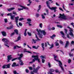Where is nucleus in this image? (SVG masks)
I'll list each match as a JSON object with an SVG mask.
<instances>
[{
  "label": "nucleus",
  "instance_id": "nucleus-5",
  "mask_svg": "<svg viewBox=\"0 0 74 74\" xmlns=\"http://www.w3.org/2000/svg\"><path fill=\"white\" fill-rule=\"evenodd\" d=\"M69 44H70V42H69V41H67L66 42V44L64 48H68V47H69Z\"/></svg>",
  "mask_w": 74,
  "mask_h": 74
},
{
  "label": "nucleus",
  "instance_id": "nucleus-38",
  "mask_svg": "<svg viewBox=\"0 0 74 74\" xmlns=\"http://www.w3.org/2000/svg\"><path fill=\"white\" fill-rule=\"evenodd\" d=\"M42 23H40L39 25L40 27V28H42Z\"/></svg>",
  "mask_w": 74,
  "mask_h": 74
},
{
  "label": "nucleus",
  "instance_id": "nucleus-54",
  "mask_svg": "<svg viewBox=\"0 0 74 74\" xmlns=\"http://www.w3.org/2000/svg\"><path fill=\"white\" fill-rule=\"evenodd\" d=\"M4 21H5V23H7V18L5 19Z\"/></svg>",
  "mask_w": 74,
  "mask_h": 74
},
{
  "label": "nucleus",
  "instance_id": "nucleus-19",
  "mask_svg": "<svg viewBox=\"0 0 74 74\" xmlns=\"http://www.w3.org/2000/svg\"><path fill=\"white\" fill-rule=\"evenodd\" d=\"M66 16H62V17H61L60 18L63 19H65V20L66 19H67V18H66Z\"/></svg>",
  "mask_w": 74,
  "mask_h": 74
},
{
  "label": "nucleus",
  "instance_id": "nucleus-25",
  "mask_svg": "<svg viewBox=\"0 0 74 74\" xmlns=\"http://www.w3.org/2000/svg\"><path fill=\"white\" fill-rule=\"evenodd\" d=\"M50 73H53V72L55 71V70H54V69H50Z\"/></svg>",
  "mask_w": 74,
  "mask_h": 74
},
{
  "label": "nucleus",
  "instance_id": "nucleus-28",
  "mask_svg": "<svg viewBox=\"0 0 74 74\" xmlns=\"http://www.w3.org/2000/svg\"><path fill=\"white\" fill-rule=\"evenodd\" d=\"M47 45H49V42H47L45 43V47H47Z\"/></svg>",
  "mask_w": 74,
  "mask_h": 74
},
{
  "label": "nucleus",
  "instance_id": "nucleus-20",
  "mask_svg": "<svg viewBox=\"0 0 74 74\" xmlns=\"http://www.w3.org/2000/svg\"><path fill=\"white\" fill-rule=\"evenodd\" d=\"M42 45V47L43 48V51H44V49H45V48H44V43H41Z\"/></svg>",
  "mask_w": 74,
  "mask_h": 74
},
{
  "label": "nucleus",
  "instance_id": "nucleus-1",
  "mask_svg": "<svg viewBox=\"0 0 74 74\" xmlns=\"http://www.w3.org/2000/svg\"><path fill=\"white\" fill-rule=\"evenodd\" d=\"M46 3L47 4V7L49 8V9L51 10H54V12H56V10L57 8L56 7H52L51 8V7H50V6H49V2L48 1H46Z\"/></svg>",
  "mask_w": 74,
  "mask_h": 74
},
{
  "label": "nucleus",
  "instance_id": "nucleus-22",
  "mask_svg": "<svg viewBox=\"0 0 74 74\" xmlns=\"http://www.w3.org/2000/svg\"><path fill=\"white\" fill-rule=\"evenodd\" d=\"M11 64H8L6 65V66L7 67L6 68V69H7V68H8L9 69V68H10V65Z\"/></svg>",
  "mask_w": 74,
  "mask_h": 74
},
{
  "label": "nucleus",
  "instance_id": "nucleus-13",
  "mask_svg": "<svg viewBox=\"0 0 74 74\" xmlns=\"http://www.w3.org/2000/svg\"><path fill=\"white\" fill-rule=\"evenodd\" d=\"M38 35L39 36V38H42V37H43V35L42 34H40V33L38 32Z\"/></svg>",
  "mask_w": 74,
  "mask_h": 74
},
{
  "label": "nucleus",
  "instance_id": "nucleus-53",
  "mask_svg": "<svg viewBox=\"0 0 74 74\" xmlns=\"http://www.w3.org/2000/svg\"><path fill=\"white\" fill-rule=\"evenodd\" d=\"M40 59L38 58L36 60V61H37V60H38V62H39V63H40Z\"/></svg>",
  "mask_w": 74,
  "mask_h": 74
},
{
  "label": "nucleus",
  "instance_id": "nucleus-56",
  "mask_svg": "<svg viewBox=\"0 0 74 74\" xmlns=\"http://www.w3.org/2000/svg\"><path fill=\"white\" fill-rule=\"evenodd\" d=\"M19 25L20 26H22V24L20 22L19 23Z\"/></svg>",
  "mask_w": 74,
  "mask_h": 74
},
{
  "label": "nucleus",
  "instance_id": "nucleus-60",
  "mask_svg": "<svg viewBox=\"0 0 74 74\" xmlns=\"http://www.w3.org/2000/svg\"><path fill=\"white\" fill-rule=\"evenodd\" d=\"M38 32H40L41 33H42V30H41L40 29H38Z\"/></svg>",
  "mask_w": 74,
  "mask_h": 74
},
{
  "label": "nucleus",
  "instance_id": "nucleus-37",
  "mask_svg": "<svg viewBox=\"0 0 74 74\" xmlns=\"http://www.w3.org/2000/svg\"><path fill=\"white\" fill-rule=\"evenodd\" d=\"M55 44H56V46H59V43H58V42H55Z\"/></svg>",
  "mask_w": 74,
  "mask_h": 74
},
{
  "label": "nucleus",
  "instance_id": "nucleus-36",
  "mask_svg": "<svg viewBox=\"0 0 74 74\" xmlns=\"http://www.w3.org/2000/svg\"><path fill=\"white\" fill-rule=\"evenodd\" d=\"M7 40V38H3L2 39V41L3 42H5V40Z\"/></svg>",
  "mask_w": 74,
  "mask_h": 74
},
{
  "label": "nucleus",
  "instance_id": "nucleus-49",
  "mask_svg": "<svg viewBox=\"0 0 74 74\" xmlns=\"http://www.w3.org/2000/svg\"><path fill=\"white\" fill-rule=\"evenodd\" d=\"M32 40L33 41L34 44H36V40L34 39H33Z\"/></svg>",
  "mask_w": 74,
  "mask_h": 74
},
{
  "label": "nucleus",
  "instance_id": "nucleus-6",
  "mask_svg": "<svg viewBox=\"0 0 74 74\" xmlns=\"http://www.w3.org/2000/svg\"><path fill=\"white\" fill-rule=\"evenodd\" d=\"M32 58H34V59L36 60L38 59V56L36 55V56H32Z\"/></svg>",
  "mask_w": 74,
  "mask_h": 74
},
{
  "label": "nucleus",
  "instance_id": "nucleus-21",
  "mask_svg": "<svg viewBox=\"0 0 74 74\" xmlns=\"http://www.w3.org/2000/svg\"><path fill=\"white\" fill-rule=\"evenodd\" d=\"M38 47H39V46H37V47H36L35 46H32L33 48H34V49H37L38 48Z\"/></svg>",
  "mask_w": 74,
  "mask_h": 74
},
{
  "label": "nucleus",
  "instance_id": "nucleus-9",
  "mask_svg": "<svg viewBox=\"0 0 74 74\" xmlns=\"http://www.w3.org/2000/svg\"><path fill=\"white\" fill-rule=\"evenodd\" d=\"M23 53H21L20 54L19 57H18V60H22V58L23 57Z\"/></svg>",
  "mask_w": 74,
  "mask_h": 74
},
{
  "label": "nucleus",
  "instance_id": "nucleus-46",
  "mask_svg": "<svg viewBox=\"0 0 74 74\" xmlns=\"http://www.w3.org/2000/svg\"><path fill=\"white\" fill-rule=\"evenodd\" d=\"M7 15L8 16H9V15H10L11 16L12 15V14H11V13H8L7 14Z\"/></svg>",
  "mask_w": 74,
  "mask_h": 74
},
{
  "label": "nucleus",
  "instance_id": "nucleus-61",
  "mask_svg": "<svg viewBox=\"0 0 74 74\" xmlns=\"http://www.w3.org/2000/svg\"><path fill=\"white\" fill-rule=\"evenodd\" d=\"M55 29V27H52V28H51V30H54Z\"/></svg>",
  "mask_w": 74,
  "mask_h": 74
},
{
  "label": "nucleus",
  "instance_id": "nucleus-50",
  "mask_svg": "<svg viewBox=\"0 0 74 74\" xmlns=\"http://www.w3.org/2000/svg\"><path fill=\"white\" fill-rule=\"evenodd\" d=\"M69 55L70 57H72V56H73V54H71V53H69Z\"/></svg>",
  "mask_w": 74,
  "mask_h": 74
},
{
  "label": "nucleus",
  "instance_id": "nucleus-39",
  "mask_svg": "<svg viewBox=\"0 0 74 74\" xmlns=\"http://www.w3.org/2000/svg\"><path fill=\"white\" fill-rule=\"evenodd\" d=\"M68 63L69 64L71 62V59H69L68 61Z\"/></svg>",
  "mask_w": 74,
  "mask_h": 74
},
{
  "label": "nucleus",
  "instance_id": "nucleus-32",
  "mask_svg": "<svg viewBox=\"0 0 74 74\" xmlns=\"http://www.w3.org/2000/svg\"><path fill=\"white\" fill-rule=\"evenodd\" d=\"M57 26L58 27H59L60 28H62L63 27V26L60 25H57Z\"/></svg>",
  "mask_w": 74,
  "mask_h": 74
},
{
  "label": "nucleus",
  "instance_id": "nucleus-59",
  "mask_svg": "<svg viewBox=\"0 0 74 74\" xmlns=\"http://www.w3.org/2000/svg\"><path fill=\"white\" fill-rule=\"evenodd\" d=\"M29 69L30 70H33V68L32 67H29Z\"/></svg>",
  "mask_w": 74,
  "mask_h": 74
},
{
  "label": "nucleus",
  "instance_id": "nucleus-18",
  "mask_svg": "<svg viewBox=\"0 0 74 74\" xmlns=\"http://www.w3.org/2000/svg\"><path fill=\"white\" fill-rule=\"evenodd\" d=\"M64 16H65V15H64V13H63L62 14H60V16L58 17V18H60V17H62Z\"/></svg>",
  "mask_w": 74,
  "mask_h": 74
},
{
  "label": "nucleus",
  "instance_id": "nucleus-52",
  "mask_svg": "<svg viewBox=\"0 0 74 74\" xmlns=\"http://www.w3.org/2000/svg\"><path fill=\"white\" fill-rule=\"evenodd\" d=\"M28 2L30 4H32V1H31V0H28Z\"/></svg>",
  "mask_w": 74,
  "mask_h": 74
},
{
  "label": "nucleus",
  "instance_id": "nucleus-11",
  "mask_svg": "<svg viewBox=\"0 0 74 74\" xmlns=\"http://www.w3.org/2000/svg\"><path fill=\"white\" fill-rule=\"evenodd\" d=\"M38 69L36 68L35 69V68H34V70L33 71V72L35 73H37L38 72Z\"/></svg>",
  "mask_w": 74,
  "mask_h": 74
},
{
  "label": "nucleus",
  "instance_id": "nucleus-12",
  "mask_svg": "<svg viewBox=\"0 0 74 74\" xmlns=\"http://www.w3.org/2000/svg\"><path fill=\"white\" fill-rule=\"evenodd\" d=\"M6 29L7 30H10V29H13V26L10 25L9 27H7Z\"/></svg>",
  "mask_w": 74,
  "mask_h": 74
},
{
  "label": "nucleus",
  "instance_id": "nucleus-63",
  "mask_svg": "<svg viewBox=\"0 0 74 74\" xmlns=\"http://www.w3.org/2000/svg\"><path fill=\"white\" fill-rule=\"evenodd\" d=\"M17 72H16V71H13V73L14 74H16Z\"/></svg>",
  "mask_w": 74,
  "mask_h": 74
},
{
  "label": "nucleus",
  "instance_id": "nucleus-48",
  "mask_svg": "<svg viewBox=\"0 0 74 74\" xmlns=\"http://www.w3.org/2000/svg\"><path fill=\"white\" fill-rule=\"evenodd\" d=\"M53 56H54V60L56 59V58H57V56H55V55H53Z\"/></svg>",
  "mask_w": 74,
  "mask_h": 74
},
{
  "label": "nucleus",
  "instance_id": "nucleus-47",
  "mask_svg": "<svg viewBox=\"0 0 74 74\" xmlns=\"http://www.w3.org/2000/svg\"><path fill=\"white\" fill-rule=\"evenodd\" d=\"M60 43L61 44H63V42L61 40H60Z\"/></svg>",
  "mask_w": 74,
  "mask_h": 74
},
{
  "label": "nucleus",
  "instance_id": "nucleus-23",
  "mask_svg": "<svg viewBox=\"0 0 74 74\" xmlns=\"http://www.w3.org/2000/svg\"><path fill=\"white\" fill-rule=\"evenodd\" d=\"M11 16V19L12 20H14V17L15 16L14 15H13L12 16V15L10 16Z\"/></svg>",
  "mask_w": 74,
  "mask_h": 74
},
{
  "label": "nucleus",
  "instance_id": "nucleus-41",
  "mask_svg": "<svg viewBox=\"0 0 74 74\" xmlns=\"http://www.w3.org/2000/svg\"><path fill=\"white\" fill-rule=\"evenodd\" d=\"M15 34V33L13 32V33H12L10 35V37H12V36H14Z\"/></svg>",
  "mask_w": 74,
  "mask_h": 74
},
{
  "label": "nucleus",
  "instance_id": "nucleus-3",
  "mask_svg": "<svg viewBox=\"0 0 74 74\" xmlns=\"http://www.w3.org/2000/svg\"><path fill=\"white\" fill-rule=\"evenodd\" d=\"M19 17L18 16H17L16 17H15V22L17 26V27H19V25H18V20H19Z\"/></svg>",
  "mask_w": 74,
  "mask_h": 74
},
{
  "label": "nucleus",
  "instance_id": "nucleus-27",
  "mask_svg": "<svg viewBox=\"0 0 74 74\" xmlns=\"http://www.w3.org/2000/svg\"><path fill=\"white\" fill-rule=\"evenodd\" d=\"M14 32H15L16 35L18 34V31L17 29H15L14 30Z\"/></svg>",
  "mask_w": 74,
  "mask_h": 74
},
{
  "label": "nucleus",
  "instance_id": "nucleus-15",
  "mask_svg": "<svg viewBox=\"0 0 74 74\" xmlns=\"http://www.w3.org/2000/svg\"><path fill=\"white\" fill-rule=\"evenodd\" d=\"M19 62H21V63L20 64V65L21 66H23L24 64V63H23V61H22V60H19Z\"/></svg>",
  "mask_w": 74,
  "mask_h": 74
},
{
  "label": "nucleus",
  "instance_id": "nucleus-62",
  "mask_svg": "<svg viewBox=\"0 0 74 74\" xmlns=\"http://www.w3.org/2000/svg\"><path fill=\"white\" fill-rule=\"evenodd\" d=\"M60 67H61L62 71H64V69L63 68V67H62V66H60Z\"/></svg>",
  "mask_w": 74,
  "mask_h": 74
},
{
  "label": "nucleus",
  "instance_id": "nucleus-7",
  "mask_svg": "<svg viewBox=\"0 0 74 74\" xmlns=\"http://www.w3.org/2000/svg\"><path fill=\"white\" fill-rule=\"evenodd\" d=\"M17 66H19V64H16V63L15 62H13V64L12 65V67H16Z\"/></svg>",
  "mask_w": 74,
  "mask_h": 74
},
{
  "label": "nucleus",
  "instance_id": "nucleus-2",
  "mask_svg": "<svg viewBox=\"0 0 74 74\" xmlns=\"http://www.w3.org/2000/svg\"><path fill=\"white\" fill-rule=\"evenodd\" d=\"M4 45L6 47H8V48H9L10 47V46L9 45H10V42L8 39H7V40H6L4 42Z\"/></svg>",
  "mask_w": 74,
  "mask_h": 74
},
{
  "label": "nucleus",
  "instance_id": "nucleus-8",
  "mask_svg": "<svg viewBox=\"0 0 74 74\" xmlns=\"http://www.w3.org/2000/svg\"><path fill=\"white\" fill-rule=\"evenodd\" d=\"M11 56L12 55H8L7 56L8 58V61L7 62H10V60H11V59H12V57H11Z\"/></svg>",
  "mask_w": 74,
  "mask_h": 74
},
{
  "label": "nucleus",
  "instance_id": "nucleus-40",
  "mask_svg": "<svg viewBox=\"0 0 74 74\" xmlns=\"http://www.w3.org/2000/svg\"><path fill=\"white\" fill-rule=\"evenodd\" d=\"M22 20H24V18H21L19 19V21H22Z\"/></svg>",
  "mask_w": 74,
  "mask_h": 74
},
{
  "label": "nucleus",
  "instance_id": "nucleus-33",
  "mask_svg": "<svg viewBox=\"0 0 74 74\" xmlns=\"http://www.w3.org/2000/svg\"><path fill=\"white\" fill-rule=\"evenodd\" d=\"M17 59L18 60V58H13L12 60V62H13V61H14L15 60H17Z\"/></svg>",
  "mask_w": 74,
  "mask_h": 74
},
{
  "label": "nucleus",
  "instance_id": "nucleus-29",
  "mask_svg": "<svg viewBox=\"0 0 74 74\" xmlns=\"http://www.w3.org/2000/svg\"><path fill=\"white\" fill-rule=\"evenodd\" d=\"M38 8H39V9L37 10V11L38 12H39V11H40V9H41V5H39V7H38Z\"/></svg>",
  "mask_w": 74,
  "mask_h": 74
},
{
  "label": "nucleus",
  "instance_id": "nucleus-35",
  "mask_svg": "<svg viewBox=\"0 0 74 74\" xmlns=\"http://www.w3.org/2000/svg\"><path fill=\"white\" fill-rule=\"evenodd\" d=\"M40 58H41L42 59H45V57L44 56H40Z\"/></svg>",
  "mask_w": 74,
  "mask_h": 74
},
{
  "label": "nucleus",
  "instance_id": "nucleus-43",
  "mask_svg": "<svg viewBox=\"0 0 74 74\" xmlns=\"http://www.w3.org/2000/svg\"><path fill=\"white\" fill-rule=\"evenodd\" d=\"M25 71H26V73H28L29 72V71L27 69H26L25 70Z\"/></svg>",
  "mask_w": 74,
  "mask_h": 74
},
{
  "label": "nucleus",
  "instance_id": "nucleus-17",
  "mask_svg": "<svg viewBox=\"0 0 74 74\" xmlns=\"http://www.w3.org/2000/svg\"><path fill=\"white\" fill-rule=\"evenodd\" d=\"M41 33H43L44 36L46 35V34H47V32H45V31L44 30H42Z\"/></svg>",
  "mask_w": 74,
  "mask_h": 74
},
{
  "label": "nucleus",
  "instance_id": "nucleus-34",
  "mask_svg": "<svg viewBox=\"0 0 74 74\" xmlns=\"http://www.w3.org/2000/svg\"><path fill=\"white\" fill-rule=\"evenodd\" d=\"M48 66H49V67L50 68V67H51V63L50 62H49L48 63Z\"/></svg>",
  "mask_w": 74,
  "mask_h": 74
},
{
  "label": "nucleus",
  "instance_id": "nucleus-55",
  "mask_svg": "<svg viewBox=\"0 0 74 74\" xmlns=\"http://www.w3.org/2000/svg\"><path fill=\"white\" fill-rule=\"evenodd\" d=\"M6 65H5L3 66H2L3 69H5L6 67Z\"/></svg>",
  "mask_w": 74,
  "mask_h": 74
},
{
  "label": "nucleus",
  "instance_id": "nucleus-44",
  "mask_svg": "<svg viewBox=\"0 0 74 74\" xmlns=\"http://www.w3.org/2000/svg\"><path fill=\"white\" fill-rule=\"evenodd\" d=\"M36 16L37 18H38L40 16V14L38 13L36 14Z\"/></svg>",
  "mask_w": 74,
  "mask_h": 74
},
{
  "label": "nucleus",
  "instance_id": "nucleus-42",
  "mask_svg": "<svg viewBox=\"0 0 74 74\" xmlns=\"http://www.w3.org/2000/svg\"><path fill=\"white\" fill-rule=\"evenodd\" d=\"M42 19H45V17L44 16V14L42 15Z\"/></svg>",
  "mask_w": 74,
  "mask_h": 74
},
{
  "label": "nucleus",
  "instance_id": "nucleus-51",
  "mask_svg": "<svg viewBox=\"0 0 74 74\" xmlns=\"http://www.w3.org/2000/svg\"><path fill=\"white\" fill-rule=\"evenodd\" d=\"M64 30H65V33L66 34H67V30L66 29H64Z\"/></svg>",
  "mask_w": 74,
  "mask_h": 74
},
{
  "label": "nucleus",
  "instance_id": "nucleus-30",
  "mask_svg": "<svg viewBox=\"0 0 74 74\" xmlns=\"http://www.w3.org/2000/svg\"><path fill=\"white\" fill-rule=\"evenodd\" d=\"M58 64L59 65V66H60V67H61L62 65V62H60V61L59 62V63Z\"/></svg>",
  "mask_w": 74,
  "mask_h": 74
},
{
  "label": "nucleus",
  "instance_id": "nucleus-45",
  "mask_svg": "<svg viewBox=\"0 0 74 74\" xmlns=\"http://www.w3.org/2000/svg\"><path fill=\"white\" fill-rule=\"evenodd\" d=\"M27 21L28 22H31V21H32V20L28 18L27 19Z\"/></svg>",
  "mask_w": 74,
  "mask_h": 74
},
{
  "label": "nucleus",
  "instance_id": "nucleus-64",
  "mask_svg": "<svg viewBox=\"0 0 74 74\" xmlns=\"http://www.w3.org/2000/svg\"><path fill=\"white\" fill-rule=\"evenodd\" d=\"M13 14H14L15 15H17V13H16V12H14L13 13Z\"/></svg>",
  "mask_w": 74,
  "mask_h": 74
},
{
  "label": "nucleus",
  "instance_id": "nucleus-26",
  "mask_svg": "<svg viewBox=\"0 0 74 74\" xmlns=\"http://www.w3.org/2000/svg\"><path fill=\"white\" fill-rule=\"evenodd\" d=\"M51 47L49 48V49H52V48H53L54 46L53 44H52L50 46Z\"/></svg>",
  "mask_w": 74,
  "mask_h": 74
},
{
  "label": "nucleus",
  "instance_id": "nucleus-57",
  "mask_svg": "<svg viewBox=\"0 0 74 74\" xmlns=\"http://www.w3.org/2000/svg\"><path fill=\"white\" fill-rule=\"evenodd\" d=\"M42 62L43 63H44L45 62V60H44V59H42Z\"/></svg>",
  "mask_w": 74,
  "mask_h": 74
},
{
  "label": "nucleus",
  "instance_id": "nucleus-14",
  "mask_svg": "<svg viewBox=\"0 0 74 74\" xmlns=\"http://www.w3.org/2000/svg\"><path fill=\"white\" fill-rule=\"evenodd\" d=\"M21 36H18L17 38V40H15V42H17V41H18L19 40H21Z\"/></svg>",
  "mask_w": 74,
  "mask_h": 74
},
{
  "label": "nucleus",
  "instance_id": "nucleus-58",
  "mask_svg": "<svg viewBox=\"0 0 74 74\" xmlns=\"http://www.w3.org/2000/svg\"><path fill=\"white\" fill-rule=\"evenodd\" d=\"M28 34L29 36H32V34H31V33H29V32H28Z\"/></svg>",
  "mask_w": 74,
  "mask_h": 74
},
{
  "label": "nucleus",
  "instance_id": "nucleus-16",
  "mask_svg": "<svg viewBox=\"0 0 74 74\" xmlns=\"http://www.w3.org/2000/svg\"><path fill=\"white\" fill-rule=\"evenodd\" d=\"M69 35L70 36H72V37H73V38H74V36L73 34V33L72 32H70L69 33Z\"/></svg>",
  "mask_w": 74,
  "mask_h": 74
},
{
  "label": "nucleus",
  "instance_id": "nucleus-31",
  "mask_svg": "<svg viewBox=\"0 0 74 74\" xmlns=\"http://www.w3.org/2000/svg\"><path fill=\"white\" fill-rule=\"evenodd\" d=\"M56 37V35H55V34H53L50 37V38H52V39H53V37Z\"/></svg>",
  "mask_w": 74,
  "mask_h": 74
},
{
  "label": "nucleus",
  "instance_id": "nucleus-4",
  "mask_svg": "<svg viewBox=\"0 0 74 74\" xmlns=\"http://www.w3.org/2000/svg\"><path fill=\"white\" fill-rule=\"evenodd\" d=\"M20 7H22L23 8L22 9L18 8V11H21V10H23V9H27V10H28L29 9H28V8H26L24 6H22L21 5H20Z\"/></svg>",
  "mask_w": 74,
  "mask_h": 74
},
{
  "label": "nucleus",
  "instance_id": "nucleus-10",
  "mask_svg": "<svg viewBox=\"0 0 74 74\" xmlns=\"http://www.w3.org/2000/svg\"><path fill=\"white\" fill-rule=\"evenodd\" d=\"M1 33L2 34L3 36H7V34L6 33V32H1Z\"/></svg>",
  "mask_w": 74,
  "mask_h": 74
},
{
  "label": "nucleus",
  "instance_id": "nucleus-24",
  "mask_svg": "<svg viewBox=\"0 0 74 74\" xmlns=\"http://www.w3.org/2000/svg\"><path fill=\"white\" fill-rule=\"evenodd\" d=\"M60 33L61 34H62V35H63V36H62V37H63V38H64V37H65L64 36V33H63V31H61V32H60Z\"/></svg>",
  "mask_w": 74,
  "mask_h": 74
}]
</instances>
